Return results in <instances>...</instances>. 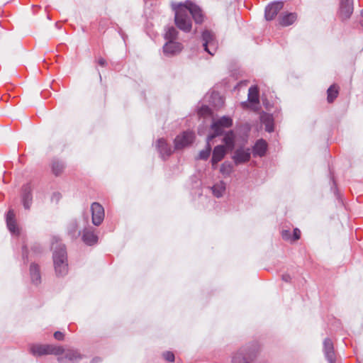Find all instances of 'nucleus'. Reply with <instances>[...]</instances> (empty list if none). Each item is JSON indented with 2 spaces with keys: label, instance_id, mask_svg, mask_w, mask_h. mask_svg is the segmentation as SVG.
Instances as JSON below:
<instances>
[{
  "label": "nucleus",
  "instance_id": "4c0bfd02",
  "mask_svg": "<svg viewBox=\"0 0 363 363\" xmlns=\"http://www.w3.org/2000/svg\"><path fill=\"white\" fill-rule=\"evenodd\" d=\"M282 279L284 281H286V282H289L291 281V278L290 277L289 274H283L282 276Z\"/></svg>",
  "mask_w": 363,
  "mask_h": 363
},
{
  "label": "nucleus",
  "instance_id": "7c9ffc66",
  "mask_svg": "<svg viewBox=\"0 0 363 363\" xmlns=\"http://www.w3.org/2000/svg\"><path fill=\"white\" fill-rule=\"evenodd\" d=\"M211 114H212L211 110L207 106H202L198 110V116L199 117H203V118L211 117Z\"/></svg>",
  "mask_w": 363,
  "mask_h": 363
},
{
  "label": "nucleus",
  "instance_id": "2f4dec72",
  "mask_svg": "<svg viewBox=\"0 0 363 363\" xmlns=\"http://www.w3.org/2000/svg\"><path fill=\"white\" fill-rule=\"evenodd\" d=\"M212 138H208V139H212ZM209 143H210V141H209V140H208L206 148L205 150H201L199 152V159L206 160L208 158V157L210 155L211 150Z\"/></svg>",
  "mask_w": 363,
  "mask_h": 363
},
{
  "label": "nucleus",
  "instance_id": "a19ab883",
  "mask_svg": "<svg viewBox=\"0 0 363 363\" xmlns=\"http://www.w3.org/2000/svg\"><path fill=\"white\" fill-rule=\"evenodd\" d=\"M360 15H361L362 18H363V9L360 11ZM360 23L363 26V20L361 21Z\"/></svg>",
  "mask_w": 363,
  "mask_h": 363
},
{
  "label": "nucleus",
  "instance_id": "aec40b11",
  "mask_svg": "<svg viewBox=\"0 0 363 363\" xmlns=\"http://www.w3.org/2000/svg\"><path fill=\"white\" fill-rule=\"evenodd\" d=\"M31 189L28 185L23 187L22 196L23 205L26 209H29L32 203Z\"/></svg>",
  "mask_w": 363,
  "mask_h": 363
},
{
  "label": "nucleus",
  "instance_id": "72a5a7b5",
  "mask_svg": "<svg viewBox=\"0 0 363 363\" xmlns=\"http://www.w3.org/2000/svg\"><path fill=\"white\" fill-rule=\"evenodd\" d=\"M162 356L167 362H172L174 361V354L172 352H165Z\"/></svg>",
  "mask_w": 363,
  "mask_h": 363
},
{
  "label": "nucleus",
  "instance_id": "20e7f679",
  "mask_svg": "<svg viewBox=\"0 0 363 363\" xmlns=\"http://www.w3.org/2000/svg\"><path fill=\"white\" fill-rule=\"evenodd\" d=\"M235 138H224L225 145H217L213 151L211 163L213 169L216 168V164L225 156L227 150H233L234 147Z\"/></svg>",
  "mask_w": 363,
  "mask_h": 363
},
{
  "label": "nucleus",
  "instance_id": "79ce46f5",
  "mask_svg": "<svg viewBox=\"0 0 363 363\" xmlns=\"http://www.w3.org/2000/svg\"><path fill=\"white\" fill-rule=\"evenodd\" d=\"M247 102L245 101V102H242V106L243 108L247 107Z\"/></svg>",
  "mask_w": 363,
  "mask_h": 363
},
{
  "label": "nucleus",
  "instance_id": "4be33fe9",
  "mask_svg": "<svg viewBox=\"0 0 363 363\" xmlns=\"http://www.w3.org/2000/svg\"><path fill=\"white\" fill-rule=\"evenodd\" d=\"M296 20V15L294 13H286L279 17V23L283 26L291 25Z\"/></svg>",
  "mask_w": 363,
  "mask_h": 363
},
{
  "label": "nucleus",
  "instance_id": "cd10ccee",
  "mask_svg": "<svg viewBox=\"0 0 363 363\" xmlns=\"http://www.w3.org/2000/svg\"><path fill=\"white\" fill-rule=\"evenodd\" d=\"M178 35V32L177 29L172 26L167 28L166 30L164 38L168 41L172 40L174 41Z\"/></svg>",
  "mask_w": 363,
  "mask_h": 363
},
{
  "label": "nucleus",
  "instance_id": "473e14b6",
  "mask_svg": "<svg viewBox=\"0 0 363 363\" xmlns=\"http://www.w3.org/2000/svg\"><path fill=\"white\" fill-rule=\"evenodd\" d=\"M281 236L284 240L292 242V234L289 230H283Z\"/></svg>",
  "mask_w": 363,
  "mask_h": 363
},
{
  "label": "nucleus",
  "instance_id": "f03ea898",
  "mask_svg": "<svg viewBox=\"0 0 363 363\" xmlns=\"http://www.w3.org/2000/svg\"><path fill=\"white\" fill-rule=\"evenodd\" d=\"M53 250V262L56 274L64 276L68 272L67 256L65 246L57 237L54 236L51 240Z\"/></svg>",
  "mask_w": 363,
  "mask_h": 363
},
{
  "label": "nucleus",
  "instance_id": "c9c22d12",
  "mask_svg": "<svg viewBox=\"0 0 363 363\" xmlns=\"http://www.w3.org/2000/svg\"><path fill=\"white\" fill-rule=\"evenodd\" d=\"M301 231L298 228L294 229L293 235H292V242L296 241L300 238Z\"/></svg>",
  "mask_w": 363,
  "mask_h": 363
},
{
  "label": "nucleus",
  "instance_id": "a878e982",
  "mask_svg": "<svg viewBox=\"0 0 363 363\" xmlns=\"http://www.w3.org/2000/svg\"><path fill=\"white\" fill-rule=\"evenodd\" d=\"M192 138H175V148L181 149L186 146H188L192 143Z\"/></svg>",
  "mask_w": 363,
  "mask_h": 363
},
{
  "label": "nucleus",
  "instance_id": "bb28decb",
  "mask_svg": "<svg viewBox=\"0 0 363 363\" xmlns=\"http://www.w3.org/2000/svg\"><path fill=\"white\" fill-rule=\"evenodd\" d=\"M68 233L72 236V238H76L80 235V231L79 230V225L78 223L75 220L72 221L68 227Z\"/></svg>",
  "mask_w": 363,
  "mask_h": 363
},
{
  "label": "nucleus",
  "instance_id": "393cba45",
  "mask_svg": "<svg viewBox=\"0 0 363 363\" xmlns=\"http://www.w3.org/2000/svg\"><path fill=\"white\" fill-rule=\"evenodd\" d=\"M213 195L218 198L223 196L225 191V184L223 182H219L211 187Z\"/></svg>",
  "mask_w": 363,
  "mask_h": 363
},
{
  "label": "nucleus",
  "instance_id": "2eb2a0df",
  "mask_svg": "<svg viewBox=\"0 0 363 363\" xmlns=\"http://www.w3.org/2000/svg\"><path fill=\"white\" fill-rule=\"evenodd\" d=\"M267 150V143L262 138L258 140L255 144L252 150L254 157H263Z\"/></svg>",
  "mask_w": 363,
  "mask_h": 363
},
{
  "label": "nucleus",
  "instance_id": "a211bd4d",
  "mask_svg": "<svg viewBox=\"0 0 363 363\" xmlns=\"http://www.w3.org/2000/svg\"><path fill=\"white\" fill-rule=\"evenodd\" d=\"M83 241L88 245H92L97 242L98 236L92 228H85L82 235Z\"/></svg>",
  "mask_w": 363,
  "mask_h": 363
},
{
  "label": "nucleus",
  "instance_id": "f704fd0d",
  "mask_svg": "<svg viewBox=\"0 0 363 363\" xmlns=\"http://www.w3.org/2000/svg\"><path fill=\"white\" fill-rule=\"evenodd\" d=\"M61 197L62 196L59 192H54L51 196V201L57 203L60 200Z\"/></svg>",
  "mask_w": 363,
  "mask_h": 363
},
{
  "label": "nucleus",
  "instance_id": "39448f33",
  "mask_svg": "<svg viewBox=\"0 0 363 363\" xmlns=\"http://www.w3.org/2000/svg\"><path fill=\"white\" fill-rule=\"evenodd\" d=\"M233 124L232 119L228 116H223L220 118L213 120L211 124V130L213 132V135L210 136H230L228 135L229 131H226L225 129L230 128Z\"/></svg>",
  "mask_w": 363,
  "mask_h": 363
},
{
  "label": "nucleus",
  "instance_id": "ddd939ff",
  "mask_svg": "<svg viewBox=\"0 0 363 363\" xmlns=\"http://www.w3.org/2000/svg\"><path fill=\"white\" fill-rule=\"evenodd\" d=\"M283 7L282 1H276L269 4L265 9V18L267 21H271L275 18L277 13Z\"/></svg>",
  "mask_w": 363,
  "mask_h": 363
},
{
  "label": "nucleus",
  "instance_id": "f3484780",
  "mask_svg": "<svg viewBox=\"0 0 363 363\" xmlns=\"http://www.w3.org/2000/svg\"><path fill=\"white\" fill-rule=\"evenodd\" d=\"M157 148L162 157L169 156L172 153V147L167 144L164 138H160L157 140Z\"/></svg>",
  "mask_w": 363,
  "mask_h": 363
},
{
  "label": "nucleus",
  "instance_id": "6ab92c4d",
  "mask_svg": "<svg viewBox=\"0 0 363 363\" xmlns=\"http://www.w3.org/2000/svg\"><path fill=\"white\" fill-rule=\"evenodd\" d=\"M260 121L264 125L265 130L267 133H271L274 130V122L272 116L266 113H263L260 116Z\"/></svg>",
  "mask_w": 363,
  "mask_h": 363
},
{
  "label": "nucleus",
  "instance_id": "dca6fc26",
  "mask_svg": "<svg viewBox=\"0 0 363 363\" xmlns=\"http://www.w3.org/2000/svg\"><path fill=\"white\" fill-rule=\"evenodd\" d=\"M6 220L9 231L12 234L18 235L19 233V229L16 225L15 220V214L13 210L9 211L6 215Z\"/></svg>",
  "mask_w": 363,
  "mask_h": 363
},
{
  "label": "nucleus",
  "instance_id": "f257e3e1",
  "mask_svg": "<svg viewBox=\"0 0 363 363\" xmlns=\"http://www.w3.org/2000/svg\"><path fill=\"white\" fill-rule=\"evenodd\" d=\"M172 7L174 11V22L177 27L185 33H189L191 30V16L196 23H201L203 21L201 9L190 1L184 3H172Z\"/></svg>",
  "mask_w": 363,
  "mask_h": 363
},
{
  "label": "nucleus",
  "instance_id": "e433bc0d",
  "mask_svg": "<svg viewBox=\"0 0 363 363\" xmlns=\"http://www.w3.org/2000/svg\"><path fill=\"white\" fill-rule=\"evenodd\" d=\"M54 337L57 340H62L64 338V334L60 331H57L54 333Z\"/></svg>",
  "mask_w": 363,
  "mask_h": 363
},
{
  "label": "nucleus",
  "instance_id": "7ed1b4c3",
  "mask_svg": "<svg viewBox=\"0 0 363 363\" xmlns=\"http://www.w3.org/2000/svg\"><path fill=\"white\" fill-rule=\"evenodd\" d=\"M30 352L35 356H42L45 354L60 355L65 350L62 347L52 345H33L30 347Z\"/></svg>",
  "mask_w": 363,
  "mask_h": 363
},
{
  "label": "nucleus",
  "instance_id": "c85d7f7f",
  "mask_svg": "<svg viewBox=\"0 0 363 363\" xmlns=\"http://www.w3.org/2000/svg\"><path fill=\"white\" fill-rule=\"evenodd\" d=\"M338 90L335 85L330 86L328 89V101L329 103L333 102L337 98Z\"/></svg>",
  "mask_w": 363,
  "mask_h": 363
},
{
  "label": "nucleus",
  "instance_id": "c756f323",
  "mask_svg": "<svg viewBox=\"0 0 363 363\" xmlns=\"http://www.w3.org/2000/svg\"><path fill=\"white\" fill-rule=\"evenodd\" d=\"M233 170V166L230 162H224L221 164L220 172L225 176H229Z\"/></svg>",
  "mask_w": 363,
  "mask_h": 363
},
{
  "label": "nucleus",
  "instance_id": "9d476101",
  "mask_svg": "<svg viewBox=\"0 0 363 363\" xmlns=\"http://www.w3.org/2000/svg\"><path fill=\"white\" fill-rule=\"evenodd\" d=\"M250 148L240 147L235 151L232 159L235 164H240L248 162L250 159Z\"/></svg>",
  "mask_w": 363,
  "mask_h": 363
},
{
  "label": "nucleus",
  "instance_id": "ea45409f",
  "mask_svg": "<svg viewBox=\"0 0 363 363\" xmlns=\"http://www.w3.org/2000/svg\"><path fill=\"white\" fill-rule=\"evenodd\" d=\"M101 361L99 357H95L92 359L91 363H97Z\"/></svg>",
  "mask_w": 363,
  "mask_h": 363
},
{
  "label": "nucleus",
  "instance_id": "58836bf2",
  "mask_svg": "<svg viewBox=\"0 0 363 363\" xmlns=\"http://www.w3.org/2000/svg\"><path fill=\"white\" fill-rule=\"evenodd\" d=\"M98 63L100 66H102V67H104L106 65V62L104 58L99 59Z\"/></svg>",
  "mask_w": 363,
  "mask_h": 363
},
{
  "label": "nucleus",
  "instance_id": "9b49d317",
  "mask_svg": "<svg viewBox=\"0 0 363 363\" xmlns=\"http://www.w3.org/2000/svg\"><path fill=\"white\" fill-rule=\"evenodd\" d=\"M323 352L325 359L329 363H335L336 357L333 341L330 338L323 340Z\"/></svg>",
  "mask_w": 363,
  "mask_h": 363
},
{
  "label": "nucleus",
  "instance_id": "1a4fd4ad",
  "mask_svg": "<svg viewBox=\"0 0 363 363\" xmlns=\"http://www.w3.org/2000/svg\"><path fill=\"white\" fill-rule=\"evenodd\" d=\"M91 212L92 223L96 226H99L104 219L105 213L104 207L99 203L94 202L91 205Z\"/></svg>",
  "mask_w": 363,
  "mask_h": 363
},
{
  "label": "nucleus",
  "instance_id": "4468645a",
  "mask_svg": "<svg viewBox=\"0 0 363 363\" xmlns=\"http://www.w3.org/2000/svg\"><path fill=\"white\" fill-rule=\"evenodd\" d=\"M182 49V44L175 41H168L163 47L164 54L167 56H171L178 54Z\"/></svg>",
  "mask_w": 363,
  "mask_h": 363
},
{
  "label": "nucleus",
  "instance_id": "0eeeda50",
  "mask_svg": "<svg viewBox=\"0 0 363 363\" xmlns=\"http://www.w3.org/2000/svg\"><path fill=\"white\" fill-rule=\"evenodd\" d=\"M353 0H339L337 16L342 21L349 19L353 13Z\"/></svg>",
  "mask_w": 363,
  "mask_h": 363
},
{
  "label": "nucleus",
  "instance_id": "6e6552de",
  "mask_svg": "<svg viewBox=\"0 0 363 363\" xmlns=\"http://www.w3.org/2000/svg\"><path fill=\"white\" fill-rule=\"evenodd\" d=\"M202 38L205 50L211 55H213L217 49L214 34L211 31L204 30L202 33Z\"/></svg>",
  "mask_w": 363,
  "mask_h": 363
},
{
  "label": "nucleus",
  "instance_id": "5701e85b",
  "mask_svg": "<svg viewBox=\"0 0 363 363\" xmlns=\"http://www.w3.org/2000/svg\"><path fill=\"white\" fill-rule=\"evenodd\" d=\"M30 274L31 277V281L33 284H38L40 281V274L38 267L32 264L30 267Z\"/></svg>",
  "mask_w": 363,
  "mask_h": 363
},
{
  "label": "nucleus",
  "instance_id": "423d86ee",
  "mask_svg": "<svg viewBox=\"0 0 363 363\" xmlns=\"http://www.w3.org/2000/svg\"><path fill=\"white\" fill-rule=\"evenodd\" d=\"M255 357V353L250 352L248 347H242L233 353L231 363H252Z\"/></svg>",
  "mask_w": 363,
  "mask_h": 363
},
{
  "label": "nucleus",
  "instance_id": "b1692460",
  "mask_svg": "<svg viewBox=\"0 0 363 363\" xmlns=\"http://www.w3.org/2000/svg\"><path fill=\"white\" fill-rule=\"evenodd\" d=\"M248 101L252 104H259V91L257 86H251L249 89Z\"/></svg>",
  "mask_w": 363,
  "mask_h": 363
},
{
  "label": "nucleus",
  "instance_id": "f8f14e48",
  "mask_svg": "<svg viewBox=\"0 0 363 363\" xmlns=\"http://www.w3.org/2000/svg\"><path fill=\"white\" fill-rule=\"evenodd\" d=\"M82 359V355L76 350L68 349L65 352V357H59L57 360L60 363H67L70 362L72 363H77Z\"/></svg>",
  "mask_w": 363,
  "mask_h": 363
},
{
  "label": "nucleus",
  "instance_id": "412c9836",
  "mask_svg": "<svg viewBox=\"0 0 363 363\" xmlns=\"http://www.w3.org/2000/svg\"><path fill=\"white\" fill-rule=\"evenodd\" d=\"M65 168V164L62 160L55 159L51 162L52 172L55 176L60 175L64 172Z\"/></svg>",
  "mask_w": 363,
  "mask_h": 363
}]
</instances>
